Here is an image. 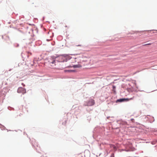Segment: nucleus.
Here are the masks:
<instances>
[{
    "instance_id": "f257e3e1",
    "label": "nucleus",
    "mask_w": 157,
    "mask_h": 157,
    "mask_svg": "<svg viewBox=\"0 0 157 157\" xmlns=\"http://www.w3.org/2000/svg\"><path fill=\"white\" fill-rule=\"evenodd\" d=\"M56 58H54L53 57H51V59H50L48 61L49 63V64L52 66H53V64L54 65H56Z\"/></svg>"
},
{
    "instance_id": "f03ea898",
    "label": "nucleus",
    "mask_w": 157,
    "mask_h": 157,
    "mask_svg": "<svg viewBox=\"0 0 157 157\" xmlns=\"http://www.w3.org/2000/svg\"><path fill=\"white\" fill-rule=\"evenodd\" d=\"M17 92L18 93L24 94L26 93V90L25 89L21 87H20L18 89Z\"/></svg>"
},
{
    "instance_id": "7ed1b4c3",
    "label": "nucleus",
    "mask_w": 157,
    "mask_h": 157,
    "mask_svg": "<svg viewBox=\"0 0 157 157\" xmlns=\"http://www.w3.org/2000/svg\"><path fill=\"white\" fill-rule=\"evenodd\" d=\"M134 97H133L132 98H131L129 99L128 98H122L120 99H119L117 100V101L121 102L124 101H128L130 100H133L134 99Z\"/></svg>"
},
{
    "instance_id": "20e7f679",
    "label": "nucleus",
    "mask_w": 157,
    "mask_h": 157,
    "mask_svg": "<svg viewBox=\"0 0 157 157\" xmlns=\"http://www.w3.org/2000/svg\"><path fill=\"white\" fill-rule=\"evenodd\" d=\"M94 100L92 99H90L88 102L87 105L89 106H92L94 105Z\"/></svg>"
},
{
    "instance_id": "39448f33",
    "label": "nucleus",
    "mask_w": 157,
    "mask_h": 157,
    "mask_svg": "<svg viewBox=\"0 0 157 157\" xmlns=\"http://www.w3.org/2000/svg\"><path fill=\"white\" fill-rule=\"evenodd\" d=\"M71 61L72 62V63H74L77 62L78 63V61H79V59L78 58H71Z\"/></svg>"
},
{
    "instance_id": "423d86ee",
    "label": "nucleus",
    "mask_w": 157,
    "mask_h": 157,
    "mask_svg": "<svg viewBox=\"0 0 157 157\" xmlns=\"http://www.w3.org/2000/svg\"><path fill=\"white\" fill-rule=\"evenodd\" d=\"M73 67L74 68H79L82 67V65L80 64H78L73 65Z\"/></svg>"
},
{
    "instance_id": "0eeeda50",
    "label": "nucleus",
    "mask_w": 157,
    "mask_h": 157,
    "mask_svg": "<svg viewBox=\"0 0 157 157\" xmlns=\"http://www.w3.org/2000/svg\"><path fill=\"white\" fill-rule=\"evenodd\" d=\"M63 58H65V57H63L62 56H60V57H59V59L60 60V61H59V62H63V60H62Z\"/></svg>"
},
{
    "instance_id": "6e6552de",
    "label": "nucleus",
    "mask_w": 157,
    "mask_h": 157,
    "mask_svg": "<svg viewBox=\"0 0 157 157\" xmlns=\"http://www.w3.org/2000/svg\"><path fill=\"white\" fill-rule=\"evenodd\" d=\"M151 43H149V44H144V45L145 46V45H151Z\"/></svg>"
},
{
    "instance_id": "1a4fd4ad",
    "label": "nucleus",
    "mask_w": 157,
    "mask_h": 157,
    "mask_svg": "<svg viewBox=\"0 0 157 157\" xmlns=\"http://www.w3.org/2000/svg\"><path fill=\"white\" fill-rule=\"evenodd\" d=\"M110 147H113L114 148L115 147V146L114 145H110Z\"/></svg>"
},
{
    "instance_id": "9d476101",
    "label": "nucleus",
    "mask_w": 157,
    "mask_h": 157,
    "mask_svg": "<svg viewBox=\"0 0 157 157\" xmlns=\"http://www.w3.org/2000/svg\"><path fill=\"white\" fill-rule=\"evenodd\" d=\"M111 157H114V155L113 154H112L111 156Z\"/></svg>"
},
{
    "instance_id": "9b49d317",
    "label": "nucleus",
    "mask_w": 157,
    "mask_h": 157,
    "mask_svg": "<svg viewBox=\"0 0 157 157\" xmlns=\"http://www.w3.org/2000/svg\"><path fill=\"white\" fill-rule=\"evenodd\" d=\"M21 85L23 86H25V85L24 84V83H21Z\"/></svg>"
},
{
    "instance_id": "f8f14e48",
    "label": "nucleus",
    "mask_w": 157,
    "mask_h": 157,
    "mask_svg": "<svg viewBox=\"0 0 157 157\" xmlns=\"http://www.w3.org/2000/svg\"><path fill=\"white\" fill-rule=\"evenodd\" d=\"M113 89H115V87H116L115 86H113Z\"/></svg>"
},
{
    "instance_id": "ddd939ff",
    "label": "nucleus",
    "mask_w": 157,
    "mask_h": 157,
    "mask_svg": "<svg viewBox=\"0 0 157 157\" xmlns=\"http://www.w3.org/2000/svg\"><path fill=\"white\" fill-rule=\"evenodd\" d=\"M78 46H82V45H78Z\"/></svg>"
},
{
    "instance_id": "4468645a",
    "label": "nucleus",
    "mask_w": 157,
    "mask_h": 157,
    "mask_svg": "<svg viewBox=\"0 0 157 157\" xmlns=\"http://www.w3.org/2000/svg\"><path fill=\"white\" fill-rule=\"evenodd\" d=\"M71 71H72V70H71Z\"/></svg>"
}]
</instances>
